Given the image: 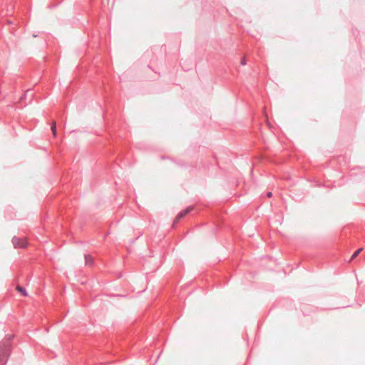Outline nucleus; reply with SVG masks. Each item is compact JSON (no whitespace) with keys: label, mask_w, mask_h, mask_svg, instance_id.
<instances>
[{"label":"nucleus","mask_w":365,"mask_h":365,"mask_svg":"<svg viewBox=\"0 0 365 365\" xmlns=\"http://www.w3.org/2000/svg\"><path fill=\"white\" fill-rule=\"evenodd\" d=\"M240 63H241V65L245 66L246 64V59L245 58H242L241 59Z\"/></svg>","instance_id":"obj_8"},{"label":"nucleus","mask_w":365,"mask_h":365,"mask_svg":"<svg viewBox=\"0 0 365 365\" xmlns=\"http://www.w3.org/2000/svg\"><path fill=\"white\" fill-rule=\"evenodd\" d=\"M11 242L15 248H24L27 246V242L25 240L16 236L12 238Z\"/></svg>","instance_id":"obj_3"},{"label":"nucleus","mask_w":365,"mask_h":365,"mask_svg":"<svg viewBox=\"0 0 365 365\" xmlns=\"http://www.w3.org/2000/svg\"><path fill=\"white\" fill-rule=\"evenodd\" d=\"M363 250V248L361 247V248H359L358 250H356L352 255L350 260H352L354 259V258H356L359 255V253Z\"/></svg>","instance_id":"obj_6"},{"label":"nucleus","mask_w":365,"mask_h":365,"mask_svg":"<svg viewBox=\"0 0 365 365\" xmlns=\"http://www.w3.org/2000/svg\"><path fill=\"white\" fill-rule=\"evenodd\" d=\"M13 335H6L5 339L0 343V365H5L11 352V341Z\"/></svg>","instance_id":"obj_1"},{"label":"nucleus","mask_w":365,"mask_h":365,"mask_svg":"<svg viewBox=\"0 0 365 365\" xmlns=\"http://www.w3.org/2000/svg\"><path fill=\"white\" fill-rule=\"evenodd\" d=\"M51 129L53 135L56 136V133H57L56 123H53Z\"/></svg>","instance_id":"obj_7"},{"label":"nucleus","mask_w":365,"mask_h":365,"mask_svg":"<svg viewBox=\"0 0 365 365\" xmlns=\"http://www.w3.org/2000/svg\"><path fill=\"white\" fill-rule=\"evenodd\" d=\"M267 195V197H271L272 196V192H268Z\"/></svg>","instance_id":"obj_9"},{"label":"nucleus","mask_w":365,"mask_h":365,"mask_svg":"<svg viewBox=\"0 0 365 365\" xmlns=\"http://www.w3.org/2000/svg\"><path fill=\"white\" fill-rule=\"evenodd\" d=\"M193 210V207L192 206H190V207H186L185 209L181 210L178 214V215L176 216L174 222H173V226H175V225L176 223H178V221H180L182 218H183L184 217H185L187 214H189L192 210Z\"/></svg>","instance_id":"obj_2"},{"label":"nucleus","mask_w":365,"mask_h":365,"mask_svg":"<svg viewBox=\"0 0 365 365\" xmlns=\"http://www.w3.org/2000/svg\"><path fill=\"white\" fill-rule=\"evenodd\" d=\"M16 290H17V291H18V292H19L21 295H23V296H24V297L28 296V292H27L26 289L24 287H21V286H20V285H18V286L16 287Z\"/></svg>","instance_id":"obj_5"},{"label":"nucleus","mask_w":365,"mask_h":365,"mask_svg":"<svg viewBox=\"0 0 365 365\" xmlns=\"http://www.w3.org/2000/svg\"><path fill=\"white\" fill-rule=\"evenodd\" d=\"M84 257L86 265H92L93 264V257L90 255H85Z\"/></svg>","instance_id":"obj_4"}]
</instances>
